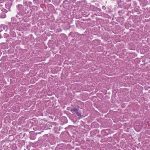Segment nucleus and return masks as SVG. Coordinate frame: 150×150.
Here are the masks:
<instances>
[{"label":"nucleus","mask_w":150,"mask_h":150,"mask_svg":"<svg viewBox=\"0 0 150 150\" xmlns=\"http://www.w3.org/2000/svg\"><path fill=\"white\" fill-rule=\"evenodd\" d=\"M117 36H118V38H119V35H118V36L117 35V36H116V37H117Z\"/></svg>","instance_id":"obj_10"},{"label":"nucleus","mask_w":150,"mask_h":150,"mask_svg":"<svg viewBox=\"0 0 150 150\" xmlns=\"http://www.w3.org/2000/svg\"><path fill=\"white\" fill-rule=\"evenodd\" d=\"M74 109L73 108H71L70 110V111H71V112H72V111H74Z\"/></svg>","instance_id":"obj_8"},{"label":"nucleus","mask_w":150,"mask_h":150,"mask_svg":"<svg viewBox=\"0 0 150 150\" xmlns=\"http://www.w3.org/2000/svg\"><path fill=\"white\" fill-rule=\"evenodd\" d=\"M114 147H115V148H116V146H113V148Z\"/></svg>","instance_id":"obj_9"},{"label":"nucleus","mask_w":150,"mask_h":150,"mask_svg":"<svg viewBox=\"0 0 150 150\" xmlns=\"http://www.w3.org/2000/svg\"><path fill=\"white\" fill-rule=\"evenodd\" d=\"M70 108L68 107L67 109H68L69 108Z\"/></svg>","instance_id":"obj_14"},{"label":"nucleus","mask_w":150,"mask_h":150,"mask_svg":"<svg viewBox=\"0 0 150 150\" xmlns=\"http://www.w3.org/2000/svg\"><path fill=\"white\" fill-rule=\"evenodd\" d=\"M118 142V140L115 139V140H113V146L114 145H115V144H116V145L117 146L118 144H117Z\"/></svg>","instance_id":"obj_1"},{"label":"nucleus","mask_w":150,"mask_h":150,"mask_svg":"<svg viewBox=\"0 0 150 150\" xmlns=\"http://www.w3.org/2000/svg\"><path fill=\"white\" fill-rule=\"evenodd\" d=\"M67 110H69V108L67 109Z\"/></svg>","instance_id":"obj_11"},{"label":"nucleus","mask_w":150,"mask_h":150,"mask_svg":"<svg viewBox=\"0 0 150 150\" xmlns=\"http://www.w3.org/2000/svg\"><path fill=\"white\" fill-rule=\"evenodd\" d=\"M22 6H23L22 5L19 4L18 5V7H21Z\"/></svg>","instance_id":"obj_7"},{"label":"nucleus","mask_w":150,"mask_h":150,"mask_svg":"<svg viewBox=\"0 0 150 150\" xmlns=\"http://www.w3.org/2000/svg\"><path fill=\"white\" fill-rule=\"evenodd\" d=\"M3 13L4 14V16H1V18H5L6 16V15L4 13Z\"/></svg>","instance_id":"obj_4"},{"label":"nucleus","mask_w":150,"mask_h":150,"mask_svg":"<svg viewBox=\"0 0 150 150\" xmlns=\"http://www.w3.org/2000/svg\"><path fill=\"white\" fill-rule=\"evenodd\" d=\"M114 122H115L114 121Z\"/></svg>","instance_id":"obj_12"},{"label":"nucleus","mask_w":150,"mask_h":150,"mask_svg":"<svg viewBox=\"0 0 150 150\" xmlns=\"http://www.w3.org/2000/svg\"><path fill=\"white\" fill-rule=\"evenodd\" d=\"M74 111L76 113V112L78 111L79 110V108H74Z\"/></svg>","instance_id":"obj_3"},{"label":"nucleus","mask_w":150,"mask_h":150,"mask_svg":"<svg viewBox=\"0 0 150 150\" xmlns=\"http://www.w3.org/2000/svg\"><path fill=\"white\" fill-rule=\"evenodd\" d=\"M18 0H16L17 1H18Z\"/></svg>","instance_id":"obj_15"},{"label":"nucleus","mask_w":150,"mask_h":150,"mask_svg":"<svg viewBox=\"0 0 150 150\" xmlns=\"http://www.w3.org/2000/svg\"><path fill=\"white\" fill-rule=\"evenodd\" d=\"M66 2H68V1H67V0H65L64 1V2H63V4H65V3Z\"/></svg>","instance_id":"obj_6"},{"label":"nucleus","mask_w":150,"mask_h":150,"mask_svg":"<svg viewBox=\"0 0 150 150\" xmlns=\"http://www.w3.org/2000/svg\"><path fill=\"white\" fill-rule=\"evenodd\" d=\"M102 8L103 10H105L106 9V7L105 6H103L102 7Z\"/></svg>","instance_id":"obj_5"},{"label":"nucleus","mask_w":150,"mask_h":150,"mask_svg":"<svg viewBox=\"0 0 150 150\" xmlns=\"http://www.w3.org/2000/svg\"><path fill=\"white\" fill-rule=\"evenodd\" d=\"M106 58H107L108 57V56H107L106 57Z\"/></svg>","instance_id":"obj_13"},{"label":"nucleus","mask_w":150,"mask_h":150,"mask_svg":"<svg viewBox=\"0 0 150 150\" xmlns=\"http://www.w3.org/2000/svg\"><path fill=\"white\" fill-rule=\"evenodd\" d=\"M76 113L78 116L80 117L81 118H82V117L80 112L77 111Z\"/></svg>","instance_id":"obj_2"}]
</instances>
